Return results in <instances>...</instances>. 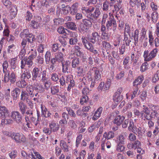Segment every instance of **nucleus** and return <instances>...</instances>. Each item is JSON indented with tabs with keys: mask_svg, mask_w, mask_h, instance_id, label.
<instances>
[{
	"mask_svg": "<svg viewBox=\"0 0 159 159\" xmlns=\"http://www.w3.org/2000/svg\"><path fill=\"white\" fill-rule=\"evenodd\" d=\"M37 153H39L38 152H34L33 150L28 155V156L30 157L33 159H36L35 157V156L37 158Z\"/></svg>",
	"mask_w": 159,
	"mask_h": 159,
	"instance_id": "69168bd1",
	"label": "nucleus"
},
{
	"mask_svg": "<svg viewBox=\"0 0 159 159\" xmlns=\"http://www.w3.org/2000/svg\"><path fill=\"white\" fill-rule=\"evenodd\" d=\"M8 67V62L7 61H4L2 64L3 72L4 74L7 73L8 71H10L7 69Z\"/></svg>",
	"mask_w": 159,
	"mask_h": 159,
	"instance_id": "8fccbe9b",
	"label": "nucleus"
},
{
	"mask_svg": "<svg viewBox=\"0 0 159 159\" xmlns=\"http://www.w3.org/2000/svg\"><path fill=\"white\" fill-rule=\"evenodd\" d=\"M10 112L7 108L4 106H0V120L2 118L9 117Z\"/></svg>",
	"mask_w": 159,
	"mask_h": 159,
	"instance_id": "1a4fd4ad",
	"label": "nucleus"
},
{
	"mask_svg": "<svg viewBox=\"0 0 159 159\" xmlns=\"http://www.w3.org/2000/svg\"><path fill=\"white\" fill-rule=\"evenodd\" d=\"M122 99V97L117 93H115L113 96V100L115 102H120Z\"/></svg>",
	"mask_w": 159,
	"mask_h": 159,
	"instance_id": "09e8293b",
	"label": "nucleus"
},
{
	"mask_svg": "<svg viewBox=\"0 0 159 159\" xmlns=\"http://www.w3.org/2000/svg\"><path fill=\"white\" fill-rule=\"evenodd\" d=\"M3 119L1 121V124L2 125L10 124H11L13 123V120L11 119H7L6 118L4 117Z\"/></svg>",
	"mask_w": 159,
	"mask_h": 159,
	"instance_id": "a18cd8bd",
	"label": "nucleus"
},
{
	"mask_svg": "<svg viewBox=\"0 0 159 159\" xmlns=\"http://www.w3.org/2000/svg\"><path fill=\"white\" fill-rule=\"evenodd\" d=\"M29 95L25 90H22L21 92L20 100L23 102H25L28 104H30V102L29 99Z\"/></svg>",
	"mask_w": 159,
	"mask_h": 159,
	"instance_id": "4468645a",
	"label": "nucleus"
},
{
	"mask_svg": "<svg viewBox=\"0 0 159 159\" xmlns=\"http://www.w3.org/2000/svg\"><path fill=\"white\" fill-rule=\"evenodd\" d=\"M106 27L108 31L112 30L114 32L116 31L117 27V23L115 18H113V16L107 18Z\"/></svg>",
	"mask_w": 159,
	"mask_h": 159,
	"instance_id": "39448f33",
	"label": "nucleus"
},
{
	"mask_svg": "<svg viewBox=\"0 0 159 159\" xmlns=\"http://www.w3.org/2000/svg\"><path fill=\"white\" fill-rule=\"evenodd\" d=\"M100 35L98 33L93 32L92 35L88 38V40L92 43H95L99 39Z\"/></svg>",
	"mask_w": 159,
	"mask_h": 159,
	"instance_id": "ddd939ff",
	"label": "nucleus"
},
{
	"mask_svg": "<svg viewBox=\"0 0 159 159\" xmlns=\"http://www.w3.org/2000/svg\"><path fill=\"white\" fill-rule=\"evenodd\" d=\"M143 79L144 77L143 75L139 76L133 83V86H136L138 85H140L142 83Z\"/></svg>",
	"mask_w": 159,
	"mask_h": 159,
	"instance_id": "c85d7f7f",
	"label": "nucleus"
},
{
	"mask_svg": "<svg viewBox=\"0 0 159 159\" xmlns=\"http://www.w3.org/2000/svg\"><path fill=\"white\" fill-rule=\"evenodd\" d=\"M79 58H75L72 61L71 66L72 68H75L78 66L80 63V60Z\"/></svg>",
	"mask_w": 159,
	"mask_h": 159,
	"instance_id": "4c0bfd02",
	"label": "nucleus"
},
{
	"mask_svg": "<svg viewBox=\"0 0 159 159\" xmlns=\"http://www.w3.org/2000/svg\"><path fill=\"white\" fill-rule=\"evenodd\" d=\"M157 52V49L155 48L152 50L150 52L149 55V57H148V61L151 60L152 59L154 58L156 55V53Z\"/></svg>",
	"mask_w": 159,
	"mask_h": 159,
	"instance_id": "ea45409f",
	"label": "nucleus"
},
{
	"mask_svg": "<svg viewBox=\"0 0 159 159\" xmlns=\"http://www.w3.org/2000/svg\"><path fill=\"white\" fill-rule=\"evenodd\" d=\"M111 116L114 117V119L113 120V122L114 124H116L117 126L120 125L123 122L125 117L124 116L120 115H115V113L111 114Z\"/></svg>",
	"mask_w": 159,
	"mask_h": 159,
	"instance_id": "6e6552de",
	"label": "nucleus"
},
{
	"mask_svg": "<svg viewBox=\"0 0 159 159\" xmlns=\"http://www.w3.org/2000/svg\"><path fill=\"white\" fill-rule=\"evenodd\" d=\"M94 72V81L96 84H98L101 80V75L98 68L96 67H93L90 69Z\"/></svg>",
	"mask_w": 159,
	"mask_h": 159,
	"instance_id": "9d476101",
	"label": "nucleus"
},
{
	"mask_svg": "<svg viewBox=\"0 0 159 159\" xmlns=\"http://www.w3.org/2000/svg\"><path fill=\"white\" fill-rule=\"evenodd\" d=\"M60 145L62 146V148L64 151L68 152L69 151V146L67 143L63 140H61L60 142Z\"/></svg>",
	"mask_w": 159,
	"mask_h": 159,
	"instance_id": "49530a36",
	"label": "nucleus"
},
{
	"mask_svg": "<svg viewBox=\"0 0 159 159\" xmlns=\"http://www.w3.org/2000/svg\"><path fill=\"white\" fill-rule=\"evenodd\" d=\"M102 107H100L98 109L92 118L93 120H96L99 117L102 111Z\"/></svg>",
	"mask_w": 159,
	"mask_h": 159,
	"instance_id": "5701e85b",
	"label": "nucleus"
},
{
	"mask_svg": "<svg viewBox=\"0 0 159 159\" xmlns=\"http://www.w3.org/2000/svg\"><path fill=\"white\" fill-rule=\"evenodd\" d=\"M11 117L14 121L18 124H21L23 120L22 114L17 111H12L11 112Z\"/></svg>",
	"mask_w": 159,
	"mask_h": 159,
	"instance_id": "423d86ee",
	"label": "nucleus"
},
{
	"mask_svg": "<svg viewBox=\"0 0 159 159\" xmlns=\"http://www.w3.org/2000/svg\"><path fill=\"white\" fill-rule=\"evenodd\" d=\"M139 33V30L138 29H136L134 31V34H132V37H133L134 39L135 46L136 45V44H137L138 42Z\"/></svg>",
	"mask_w": 159,
	"mask_h": 159,
	"instance_id": "72a5a7b5",
	"label": "nucleus"
},
{
	"mask_svg": "<svg viewBox=\"0 0 159 159\" xmlns=\"http://www.w3.org/2000/svg\"><path fill=\"white\" fill-rule=\"evenodd\" d=\"M51 93L52 95H57L59 92V87L57 86H52L51 87Z\"/></svg>",
	"mask_w": 159,
	"mask_h": 159,
	"instance_id": "79ce46f5",
	"label": "nucleus"
},
{
	"mask_svg": "<svg viewBox=\"0 0 159 159\" xmlns=\"http://www.w3.org/2000/svg\"><path fill=\"white\" fill-rule=\"evenodd\" d=\"M31 77V75L30 71L29 68L25 70V71L24 72L21 74L20 78L21 79H24L25 80H29Z\"/></svg>",
	"mask_w": 159,
	"mask_h": 159,
	"instance_id": "2eb2a0df",
	"label": "nucleus"
},
{
	"mask_svg": "<svg viewBox=\"0 0 159 159\" xmlns=\"http://www.w3.org/2000/svg\"><path fill=\"white\" fill-rule=\"evenodd\" d=\"M115 133L112 131L105 132L103 135V137L106 139L109 140L115 137Z\"/></svg>",
	"mask_w": 159,
	"mask_h": 159,
	"instance_id": "b1692460",
	"label": "nucleus"
},
{
	"mask_svg": "<svg viewBox=\"0 0 159 159\" xmlns=\"http://www.w3.org/2000/svg\"><path fill=\"white\" fill-rule=\"evenodd\" d=\"M124 33H127L129 36L130 35V27L128 24L126 23L125 24Z\"/></svg>",
	"mask_w": 159,
	"mask_h": 159,
	"instance_id": "338daca9",
	"label": "nucleus"
},
{
	"mask_svg": "<svg viewBox=\"0 0 159 159\" xmlns=\"http://www.w3.org/2000/svg\"><path fill=\"white\" fill-rule=\"evenodd\" d=\"M27 92L31 98H33L34 96V90L31 86H27L26 88Z\"/></svg>",
	"mask_w": 159,
	"mask_h": 159,
	"instance_id": "c9c22d12",
	"label": "nucleus"
},
{
	"mask_svg": "<svg viewBox=\"0 0 159 159\" xmlns=\"http://www.w3.org/2000/svg\"><path fill=\"white\" fill-rule=\"evenodd\" d=\"M100 124V121L98 122H95L88 128V131L89 132H93L96 129L98 128L99 127V124Z\"/></svg>",
	"mask_w": 159,
	"mask_h": 159,
	"instance_id": "bb28decb",
	"label": "nucleus"
},
{
	"mask_svg": "<svg viewBox=\"0 0 159 159\" xmlns=\"http://www.w3.org/2000/svg\"><path fill=\"white\" fill-rule=\"evenodd\" d=\"M42 73V70L39 68L35 67L32 71V80L33 81H37V78L40 77Z\"/></svg>",
	"mask_w": 159,
	"mask_h": 159,
	"instance_id": "9b49d317",
	"label": "nucleus"
},
{
	"mask_svg": "<svg viewBox=\"0 0 159 159\" xmlns=\"http://www.w3.org/2000/svg\"><path fill=\"white\" fill-rule=\"evenodd\" d=\"M87 19H84L82 20V22L83 24L86 27L88 28L91 27L92 25V23H95L96 22L94 20H93L91 19V18L86 14Z\"/></svg>",
	"mask_w": 159,
	"mask_h": 159,
	"instance_id": "f8f14e48",
	"label": "nucleus"
},
{
	"mask_svg": "<svg viewBox=\"0 0 159 159\" xmlns=\"http://www.w3.org/2000/svg\"><path fill=\"white\" fill-rule=\"evenodd\" d=\"M27 84L25 80L21 79V80H19L16 82V86L21 88H25L27 85Z\"/></svg>",
	"mask_w": 159,
	"mask_h": 159,
	"instance_id": "393cba45",
	"label": "nucleus"
},
{
	"mask_svg": "<svg viewBox=\"0 0 159 159\" xmlns=\"http://www.w3.org/2000/svg\"><path fill=\"white\" fill-rule=\"evenodd\" d=\"M143 112L141 114L147 120H152V119L158 118L159 116V107L152 105L150 107L149 109L146 106L143 105Z\"/></svg>",
	"mask_w": 159,
	"mask_h": 159,
	"instance_id": "f257e3e1",
	"label": "nucleus"
},
{
	"mask_svg": "<svg viewBox=\"0 0 159 159\" xmlns=\"http://www.w3.org/2000/svg\"><path fill=\"white\" fill-rule=\"evenodd\" d=\"M89 98L87 95H82L80 100V103L82 105H84V103H86L88 102Z\"/></svg>",
	"mask_w": 159,
	"mask_h": 159,
	"instance_id": "37998d69",
	"label": "nucleus"
},
{
	"mask_svg": "<svg viewBox=\"0 0 159 159\" xmlns=\"http://www.w3.org/2000/svg\"><path fill=\"white\" fill-rule=\"evenodd\" d=\"M41 108L42 116L46 118L48 111L47 108H46L44 106L41 105Z\"/></svg>",
	"mask_w": 159,
	"mask_h": 159,
	"instance_id": "603ef678",
	"label": "nucleus"
},
{
	"mask_svg": "<svg viewBox=\"0 0 159 159\" xmlns=\"http://www.w3.org/2000/svg\"><path fill=\"white\" fill-rule=\"evenodd\" d=\"M30 33L29 30L28 29H25L23 30L20 33V35L21 37H26Z\"/></svg>",
	"mask_w": 159,
	"mask_h": 159,
	"instance_id": "0e129e2a",
	"label": "nucleus"
},
{
	"mask_svg": "<svg viewBox=\"0 0 159 159\" xmlns=\"http://www.w3.org/2000/svg\"><path fill=\"white\" fill-rule=\"evenodd\" d=\"M29 106L30 108H28V109L25 111V113L27 115H29V116H32L33 114V112L34 111L35 109L33 108V104L32 102L30 103L29 104Z\"/></svg>",
	"mask_w": 159,
	"mask_h": 159,
	"instance_id": "a878e982",
	"label": "nucleus"
},
{
	"mask_svg": "<svg viewBox=\"0 0 159 159\" xmlns=\"http://www.w3.org/2000/svg\"><path fill=\"white\" fill-rule=\"evenodd\" d=\"M53 21L54 24L56 25H61L64 22L63 18H60L54 19L53 20Z\"/></svg>",
	"mask_w": 159,
	"mask_h": 159,
	"instance_id": "864d4df0",
	"label": "nucleus"
},
{
	"mask_svg": "<svg viewBox=\"0 0 159 159\" xmlns=\"http://www.w3.org/2000/svg\"><path fill=\"white\" fill-rule=\"evenodd\" d=\"M131 61L133 62V65L135 66L139 59V56L137 54L132 53L131 54Z\"/></svg>",
	"mask_w": 159,
	"mask_h": 159,
	"instance_id": "a19ab883",
	"label": "nucleus"
},
{
	"mask_svg": "<svg viewBox=\"0 0 159 159\" xmlns=\"http://www.w3.org/2000/svg\"><path fill=\"white\" fill-rule=\"evenodd\" d=\"M65 27L69 29L75 31L77 28L76 24L73 22H69L65 23Z\"/></svg>",
	"mask_w": 159,
	"mask_h": 159,
	"instance_id": "f3484780",
	"label": "nucleus"
},
{
	"mask_svg": "<svg viewBox=\"0 0 159 159\" xmlns=\"http://www.w3.org/2000/svg\"><path fill=\"white\" fill-rule=\"evenodd\" d=\"M7 136L10 137L17 143H24L26 142L27 139L23 134L18 133H12L9 134L8 133L5 134Z\"/></svg>",
	"mask_w": 159,
	"mask_h": 159,
	"instance_id": "7ed1b4c3",
	"label": "nucleus"
},
{
	"mask_svg": "<svg viewBox=\"0 0 159 159\" xmlns=\"http://www.w3.org/2000/svg\"><path fill=\"white\" fill-rule=\"evenodd\" d=\"M78 3L76 2L74 3L70 8V13L72 15H75L78 11Z\"/></svg>",
	"mask_w": 159,
	"mask_h": 159,
	"instance_id": "412c9836",
	"label": "nucleus"
},
{
	"mask_svg": "<svg viewBox=\"0 0 159 159\" xmlns=\"http://www.w3.org/2000/svg\"><path fill=\"white\" fill-rule=\"evenodd\" d=\"M23 60L25 61V64L28 65V68H30L33 65V60L31 59L29 57H23Z\"/></svg>",
	"mask_w": 159,
	"mask_h": 159,
	"instance_id": "c756f323",
	"label": "nucleus"
},
{
	"mask_svg": "<svg viewBox=\"0 0 159 159\" xmlns=\"http://www.w3.org/2000/svg\"><path fill=\"white\" fill-rule=\"evenodd\" d=\"M51 54L50 52L48 51L47 52L45 56V61L47 64L51 60Z\"/></svg>",
	"mask_w": 159,
	"mask_h": 159,
	"instance_id": "13d9d810",
	"label": "nucleus"
},
{
	"mask_svg": "<svg viewBox=\"0 0 159 159\" xmlns=\"http://www.w3.org/2000/svg\"><path fill=\"white\" fill-rule=\"evenodd\" d=\"M17 152L16 151L14 150L9 154V156L11 159H14L16 156Z\"/></svg>",
	"mask_w": 159,
	"mask_h": 159,
	"instance_id": "774afa93",
	"label": "nucleus"
},
{
	"mask_svg": "<svg viewBox=\"0 0 159 159\" xmlns=\"http://www.w3.org/2000/svg\"><path fill=\"white\" fill-rule=\"evenodd\" d=\"M124 144L117 143L116 146V150L118 152H123L125 149V147Z\"/></svg>",
	"mask_w": 159,
	"mask_h": 159,
	"instance_id": "3c124183",
	"label": "nucleus"
},
{
	"mask_svg": "<svg viewBox=\"0 0 159 159\" xmlns=\"http://www.w3.org/2000/svg\"><path fill=\"white\" fill-rule=\"evenodd\" d=\"M3 4L7 8H9L11 7V2L8 0H2Z\"/></svg>",
	"mask_w": 159,
	"mask_h": 159,
	"instance_id": "6e6d98bb",
	"label": "nucleus"
},
{
	"mask_svg": "<svg viewBox=\"0 0 159 159\" xmlns=\"http://www.w3.org/2000/svg\"><path fill=\"white\" fill-rule=\"evenodd\" d=\"M21 93L20 90L18 88H16L12 91L11 95L13 100H16L19 97Z\"/></svg>",
	"mask_w": 159,
	"mask_h": 159,
	"instance_id": "a211bd4d",
	"label": "nucleus"
},
{
	"mask_svg": "<svg viewBox=\"0 0 159 159\" xmlns=\"http://www.w3.org/2000/svg\"><path fill=\"white\" fill-rule=\"evenodd\" d=\"M82 11L83 13H86L91 18V20H94L96 22L101 14L98 7L96 6L89 7H83Z\"/></svg>",
	"mask_w": 159,
	"mask_h": 159,
	"instance_id": "f03ea898",
	"label": "nucleus"
},
{
	"mask_svg": "<svg viewBox=\"0 0 159 159\" xmlns=\"http://www.w3.org/2000/svg\"><path fill=\"white\" fill-rule=\"evenodd\" d=\"M66 110L68 112V114L71 116L75 118L76 117V114L74 111L70 108H67Z\"/></svg>",
	"mask_w": 159,
	"mask_h": 159,
	"instance_id": "e2e57ef3",
	"label": "nucleus"
},
{
	"mask_svg": "<svg viewBox=\"0 0 159 159\" xmlns=\"http://www.w3.org/2000/svg\"><path fill=\"white\" fill-rule=\"evenodd\" d=\"M129 126L128 127V130L129 131H131L135 134L136 132L139 134L141 130V127H139L138 128H137L134 124V122L132 120H129Z\"/></svg>",
	"mask_w": 159,
	"mask_h": 159,
	"instance_id": "0eeeda50",
	"label": "nucleus"
},
{
	"mask_svg": "<svg viewBox=\"0 0 159 159\" xmlns=\"http://www.w3.org/2000/svg\"><path fill=\"white\" fill-rule=\"evenodd\" d=\"M102 44L103 47L107 49H108L109 48H110L111 47V45L110 43H108L105 41H102Z\"/></svg>",
	"mask_w": 159,
	"mask_h": 159,
	"instance_id": "680f3d73",
	"label": "nucleus"
},
{
	"mask_svg": "<svg viewBox=\"0 0 159 159\" xmlns=\"http://www.w3.org/2000/svg\"><path fill=\"white\" fill-rule=\"evenodd\" d=\"M109 2L106 0L103 3L102 10L104 11H107L108 10Z\"/></svg>",
	"mask_w": 159,
	"mask_h": 159,
	"instance_id": "bf43d9fd",
	"label": "nucleus"
},
{
	"mask_svg": "<svg viewBox=\"0 0 159 159\" xmlns=\"http://www.w3.org/2000/svg\"><path fill=\"white\" fill-rule=\"evenodd\" d=\"M158 14L156 11L153 12L151 15V18L153 22L155 23L158 19Z\"/></svg>",
	"mask_w": 159,
	"mask_h": 159,
	"instance_id": "de8ad7c7",
	"label": "nucleus"
},
{
	"mask_svg": "<svg viewBox=\"0 0 159 159\" xmlns=\"http://www.w3.org/2000/svg\"><path fill=\"white\" fill-rule=\"evenodd\" d=\"M116 143L124 144L125 139L123 135L120 134L116 138Z\"/></svg>",
	"mask_w": 159,
	"mask_h": 159,
	"instance_id": "f704fd0d",
	"label": "nucleus"
},
{
	"mask_svg": "<svg viewBox=\"0 0 159 159\" xmlns=\"http://www.w3.org/2000/svg\"><path fill=\"white\" fill-rule=\"evenodd\" d=\"M141 2V0H129V5L132 7H134L136 5L139 7L140 5Z\"/></svg>",
	"mask_w": 159,
	"mask_h": 159,
	"instance_id": "2f4dec72",
	"label": "nucleus"
},
{
	"mask_svg": "<svg viewBox=\"0 0 159 159\" xmlns=\"http://www.w3.org/2000/svg\"><path fill=\"white\" fill-rule=\"evenodd\" d=\"M49 127L51 131L54 132L57 131L60 128L59 125L53 121L49 123Z\"/></svg>",
	"mask_w": 159,
	"mask_h": 159,
	"instance_id": "dca6fc26",
	"label": "nucleus"
},
{
	"mask_svg": "<svg viewBox=\"0 0 159 159\" xmlns=\"http://www.w3.org/2000/svg\"><path fill=\"white\" fill-rule=\"evenodd\" d=\"M16 74L14 71H8L4 74V81L5 83H7L9 81L12 84L14 83L16 80Z\"/></svg>",
	"mask_w": 159,
	"mask_h": 159,
	"instance_id": "20e7f679",
	"label": "nucleus"
},
{
	"mask_svg": "<svg viewBox=\"0 0 159 159\" xmlns=\"http://www.w3.org/2000/svg\"><path fill=\"white\" fill-rule=\"evenodd\" d=\"M159 80V70L157 71L156 74L154 75L152 77V80L153 83H156Z\"/></svg>",
	"mask_w": 159,
	"mask_h": 159,
	"instance_id": "052dcab7",
	"label": "nucleus"
},
{
	"mask_svg": "<svg viewBox=\"0 0 159 159\" xmlns=\"http://www.w3.org/2000/svg\"><path fill=\"white\" fill-rule=\"evenodd\" d=\"M10 89H8L5 91V98L7 101H10L11 103L12 102L11 97L10 95Z\"/></svg>",
	"mask_w": 159,
	"mask_h": 159,
	"instance_id": "e433bc0d",
	"label": "nucleus"
},
{
	"mask_svg": "<svg viewBox=\"0 0 159 159\" xmlns=\"http://www.w3.org/2000/svg\"><path fill=\"white\" fill-rule=\"evenodd\" d=\"M78 42L76 36L73 37L69 39V44L70 45H75Z\"/></svg>",
	"mask_w": 159,
	"mask_h": 159,
	"instance_id": "5fc2aeb1",
	"label": "nucleus"
},
{
	"mask_svg": "<svg viewBox=\"0 0 159 159\" xmlns=\"http://www.w3.org/2000/svg\"><path fill=\"white\" fill-rule=\"evenodd\" d=\"M50 61L51 63L49 65V69L51 71L55 70V67L56 66V62L57 61L56 59L54 58H52Z\"/></svg>",
	"mask_w": 159,
	"mask_h": 159,
	"instance_id": "7c9ffc66",
	"label": "nucleus"
},
{
	"mask_svg": "<svg viewBox=\"0 0 159 159\" xmlns=\"http://www.w3.org/2000/svg\"><path fill=\"white\" fill-rule=\"evenodd\" d=\"M16 61L17 59L15 57L11 59L10 61L11 69L15 70V69L17 68L16 65Z\"/></svg>",
	"mask_w": 159,
	"mask_h": 159,
	"instance_id": "473e14b6",
	"label": "nucleus"
},
{
	"mask_svg": "<svg viewBox=\"0 0 159 159\" xmlns=\"http://www.w3.org/2000/svg\"><path fill=\"white\" fill-rule=\"evenodd\" d=\"M62 65V72L66 73L68 70L69 67L70 65V62L69 61H64L61 62Z\"/></svg>",
	"mask_w": 159,
	"mask_h": 159,
	"instance_id": "aec40b11",
	"label": "nucleus"
},
{
	"mask_svg": "<svg viewBox=\"0 0 159 159\" xmlns=\"http://www.w3.org/2000/svg\"><path fill=\"white\" fill-rule=\"evenodd\" d=\"M54 58L58 62H62L63 59V54L61 52H58L56 53Z\"/></svg>",
	"mask_w": 159,
	"mask_h": 159,
	"instance_id": "cd10ccee",
	"label": "nucleus"
},
{
	"mask_svg": "<svg viewBox=\"0 0 159 159\" xmlns=\"http://www.w3.org/2000/svg\"><path fill=\"white\" fill-rule=\"evenodd\" d=\"M19 110L22 115L25 114V111L27 108V105L22 101L20 102L18 104Z\"/></svg>",
	"mask_w": 159,
	"mask_h": 159,
	"instance_id": "6ab92c4d",
	"label": "nucleus"
},
{
	"mask_svg": "<svg viewBox=\"0 0 159 159\" xmlns=\"http://www.w3.org/2000/svg\"><path fill=\"white\" fill-rule=\"evenodd\" d=\"M149 64L147 62H145L142 64L140 67V70L143 72L148 69Z\"/></svg>",
	"mask_w": 159,
	"mask_h": 159,
	"instance_id": "c03bdc74",
	"label": "nucleus"
},
{
	"mask_svg": "<svg viewBox=\"0 0 159 159\" xmlns=\"http://www.w3.org/2000/svg\"><path fill=\"white\" fill-rule=\"evenodd\" d=\"M29 54H30V55L28 57L31 59L34 60L37 56V52L36 50L31 49L29 52Z\"/></svg>",
	"mask_w": 159,
	"mask_h": 159,
	"instance_id": "58836bf2",
	"label": "nucleus"
},
{
	"mask_svg": "<svg viewBox=\"0 0 159 159\" xmlns=\"http://www.w3.org/2000/svg\"><path fill=\"white\" fill-rule=\"evenodd\" d=\"M133 144V146L134 147V150L136 149L137 148L141 147V143L138 140H136L135 141L132 143Z\"/></svg>",
	"mask_w": 159,
	"mask_h": 159,
	"instance_id": "4d7b16f0",
	"label": "nucleus"
},
{
	"mask_svg": "<svg viewBox=\"0 0 159 159\" xmlns=\"http://www.w3.org/2000/svg\"><path fill=\"white\" fill-rule=\"evenodd\" d=\"M10 9V18L11 19L15 18L17 14V9L16 6H13L11 7Z\"/></svg>",
	"mask_w": 159,
	"mask_h": 159,
	"instance_id": "4be33fe9",
	"label": "nucleus"
}]
</instances>
